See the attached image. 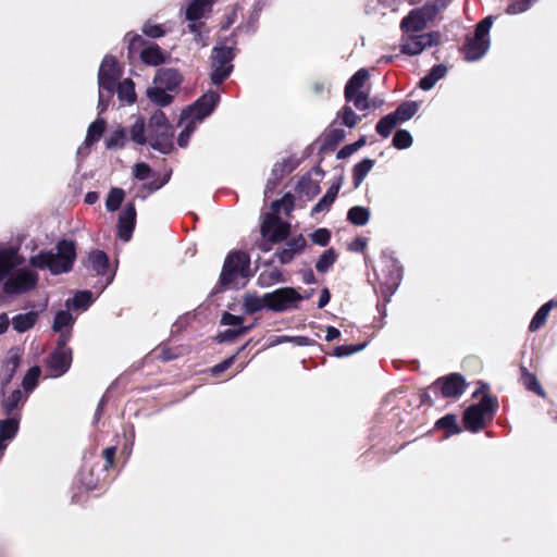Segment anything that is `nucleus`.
<instances>
[{
    "label": "nucleus",
    "mask_w": 557,
    "mask_h": 557,
    "mask_svg": "<svg viewBox=\"0 0 557 557\" xmlns=\"http://www.w3.org/2000/svg\"><path fill=\"white\" fill-rule=\"evenodd\" d=\"M24 258L13 246L0 245V281L4 280L3 290L8 295L27 293L33 289L38 275L29 269H20Z\"/></svg>",
    "instance_id": "f257e3e1"
},
{
    "label": "nucleus",
    "mask_w": 557,
    "mask_h": 557,
    "mask_svg": "<svg viewBox=\"0 0 557 557\" xmlns=\"http://www.w3.org/2000/svg\"><path fill=\"white\" fill-rule=\"evenodd\" d=\"M219 100L220 96L216 92L209 91L183 112L181 123L184 125V128L177 138L180 147L184 148L187 146L188 139L196 126L212 113Z\"/></svg>",
    "instance_id": "f03ea898"
},
{
    "label": "nucleus",
    "mask_w": 557,
    "mask_h": 557,
    "mask_svg": "<svg viewBox=\"0 0 557 557\" xmlns=\"http://www.w3.org/2000/svg\"><path fill=\"white\" fill-rule=\"evenodd\" d=\"M75 245L72 240H61L57 245V252L42 251L30 257L29 262L38 269H48L52 274L69 272L75 260Z\"/></svg>",
    "instance_id": "7ed1b4c3"
},
{
    "label": "nucleus",
    "mask_w": 557,
    "mask_h": 557,
    "mask_svg": "<svg viewBox=\"0 0 557 557\" xmlns=\"http://www.w3.org/2000/svg\"><path fill=\"white\" fill-rule=\"evenodd\" d=\"M281 209H283L285 213H288L293 209V201L289 197H284L281 200L272 202V212L264 215L261 224L262 236L272 244L284 240L289 234V223L282 221L276 215Z\"/></svg>",
    "instance_id": "20e7f679"
},
{
    "label": "nucleus",
    "mask_w": 557,
    "mask_h": 557,
    "mask_svg": "<svg viewBox=\"0 0 557 557\" xmlns=\"http://www.w3.org/2000/svg\"><path fill=\"white\" fill-rule=\"evenodd\" d=\"M122 76V70L117 64V61L112 55H106L100 64L98 72V85H99V103L98 109L103 112L108 102L113 96L117 81Z\"/></svg>",
    "instance_id": "39448f33"
},
{
    "label": "nucleus",
    "mask_w": 557,
    "mask_h": 557,
    "mask_svg": "<svg viewBox=\"0 0 557 557\" xmlns=\"http://www.w3.org/2000/svg\"><path fill=\"white\" fill-rule=\"evenodd\" d=\"M249 273V258L243 252H232L225 259L221 273V284L227 288H240L246 285Z\"/></svg>",
    "instance_id": "423d86ee"
},
{
    "label": "nucleus",
    "mask_w": 557,
    "mask_h": 557,
    "mask_svg": "<svg viewBox=\"0 0 557 557\" xmlns=\"http://www.w3.org/2000/svg\"><path fill=\"white\" fill-rule=\"evenodd\" d=\"M450 0H432L422 8L413 9L400 23L404 34L422 32L435 16L444 10Z\"/></svg>",
    "instance_id": "0eeeda50"
},
{
    "label": "nucleus",
    "mask_w": 557,
    "mask_h": 557,
    "mask_svg": "<svg viewBox=\"0 0 557 557\" xmlns=\"http://www.w3.org/2000/svg\"><path fill=\"white\" fill-rule=\"evenodd\" d=\"M148 133V143L150 146L161 151L162 153L170 152L172 148L171 143V129L168 123L166 116L162 111H156L148 124L147 128Z\"/></svg>",
    "instance_id": "6e6552de"
},
{
    "label": "nucleus",
    "mask_w": 557,
    "mask_h": 557,
    "mask_svg": "<svg viewBox=\"0 0 557 557\" xmlns=\"http://www.w3.org/2000/svg\"><path fill=\"white\" fill-rule=\"evenodd\" d=\"M492 24L493 17L487 16L476 25L474 36L465 46V58L467 61H476L486 53L490 48L488 34Z\"/></svg>",
    "instance_id": "1a4fd4ad"
},
{
    "label": "nucleus",
    "mask_w": 557,
    "mask_h": 557,
    "mask_svg": "<svg viewBox=\"0 0 557 557\" xmlns=\"http://www.w3.org/2000/svg\"><path fill=\"white\" fill-rule=\"evenodd\" d=\"M495 408V401L488 396H484L479 404L470 406L463 414L466 429L472 432L482 430L486 421L492 419Z\"/></svg>",
    "instance_id": "9d476101"
},
{
    "label": "nucleus",
    "mask_w": 557,
    "mask_h": 557,
    "mask_svg": "<svg viewBox=\"0 0 557 557\" xmlns=\"http://www.w3.org/2000/svg\"><path fill=\"white\" fill-rule=\"evenodd\" d=\"M210 59L211 81L213 84L219 85L230 76L233 70V49L230 47H214Z\"/></svg>",
    "instance_id": "9b49d317"
},
{
    "label": "nucleus",
    "mask_w": 557,
    "mask_h": 557,
    "mask_svg": "<svg viewBox=\"0 0 557 557\" xmlns=\"http://www.w3.org/2000/svg\"><path fill=\"white\" fill-rule=\"evenodd\" d=\"M440 42V34L435 32L424 34H404L400 42V50L408 55L420 54L429 47Z\"/></svg>",
    "instance_id": "f8f14e48"
},
{
    "label": "nucleus",
    "mask_w": 557,
    "mask_h": 557,
    "mask_svg": "<svg viewBox=\"0 0 557 557\" xmlns=\"http://www.w3.org/2000/svg\"><path fill=\"white\" fill-rule=\"evenodd\" d=\"M67 337L62 334L58 342V347L48 361L50 375L59 377L63 375L70 368L72 362V351L66 346Z\"/></svg>",
    "instance_id": "ddd939ff"
},
{
    "label": "nucleus",
    "mask_w": 557,
    "mask_h": 557,
    "mask_svg": "<svg viewBox=\"0 0 557 557\" xmlns=\"http://www.w3.org/2000/svg\"><path fill=\"white\" fill-rule=\"evenodd\" d=\"M268 308L274 311L292 309L301 300V296L292 287L278 288L267 293Z\"/></svg>",
    "instance_id": "4468645a"
},
{
    "label": "nucleus",
    "mask_w": 557,
    "mask_h": 557,
    "mask_svg": "<svg viewBox=\"0 0 557 557\" xmlns=\"http://www.w3.org/2000/svg\"><path fill=\"white\" fill-rule=\"evenodd\" d=\"M21 422V412L12 413L0 420V459L2 458L9 443L17 434Z\"/></svg>",
    "instance_id": "2eb2a0df"
},
{
    "label": "nucleus",
    "mask_w": 557,
    "mask_h": 557,
    "mask_svg": "<svg viewBox=\"0 0 557 557\" xmlns=\"http://www.w3.org/2000/svg\"><path fill=\"white\" fill-rule=\"evenodd\" d=\"M434 388H440L444 397H459L466 388L465 379L457 373L438 379L434 383Z\"/></svg>",
    "instance_id": "dca6fc26"
},
{
    "label": "nucleus",
    "mask_w": 557,
    "mask_h": 557,
    "mask_svg": "<svg viewBox=\"0 0 557 557\" xmlns=\"http://www.w3.org/2000/svg\"><path fill=\"white\" fill-rule=\"evenodd\" d=\"M307 242L302 235H297L289 238L283 247H280L275 256L283 264L289 263L295 256L302 252L306 248Z\"/></svg>",
    "instance_id": "f3484780"
},
{
    "label": "nucleus",
    "mask_w": 557,
    "mask_h": 557,
    "mask_svg": "<svg viewBox=\"0 0 557 557\" xmlns=\"http://www.w3.org/2000/svg\"><path fill=\"white\" fill-rule=\"evenodd\" d=\"M136 221V210L134 205H127L119 216L117 224V236L124 240L128 242L132 237V233L135 227Z\"/></svg>",
    "instance_id": "a211bd4d"
},
{
    "label": "nucleus",
    "mask_w": 557,
    "mask_h": 557,
    "mask_svg": "<svg viewBox=\"0 0 557 557\" xmlns=\"http://www.w3.org/2000/svg\"><path fill=\"white\" fill-rule=\"evenodd\" d=\"M182 83V75L175 69H160L153 79V84L172 91Z\"/></svg>",
    "instance_id": "6ab92c4d"
},
{
    "label": "nucleus",
    "mask_w": 557,
    "mask_h": 557,
    "mask_svg": "<svg viewBox=\"0 0 557 557\" xmlns=\"http://www.w3.org/2000/svg\"><path fill=\"white\" fill-rule=\"evenodd\" d=\"M20 351L17 349L9 350L0 372V380L3 385H7L12 380L16 369L20 367Z\"/></svg>",
    "instance_id": "aec40b11"
},
{
    "label": "nucleus",
    "mask_w": 557,
    "mask_h": 557,
    "mask_svg": "<svg viewBox=\"0 0 557 557\" xmlns=\"http://www.w3.org/2000/svg\"><path fill=\"white\" fill-rule=\"evenodd\" d=\"M168 57V53L162 51V49L156 44L149 45L140 52L141 61L151 66H158L164 63Z\"/></svg>",
    "instance_id": "412c9836"
},
{
    "label": "nucleus",
    "mask_w": 557,
    "mask_h": 557,
    "mask_svg": "<svg viewBox=\"0 0 557 557\" xmlns=\"http://www.w3.org/2000/svg\"><path fill=\"white\" fill-rule=\"evenodd\" d=\"M28 394H23L20 389H14L2 401V407L7 416L20 412V407L26 401Z\"/></svg>",
    "instance_id": "4be33fe9"
},
{
    "label": "nucleus",
    "mask_w": 557,
    "mask_h": 557,
    "mask_svg": "<svg viewBox=\"0 0 557 557\" xmlns=\"http://www.w3.org/2000/svg\"><path fill=\"white\" fill-rule=\"evenodd\" d=\"M369 77V73L364 69H360L357 71L352 77L348 81L345 87V98H351V95H356L358 92H364L362 87L364 86L367 79Z\"/></svg>",
    "instance_id": "5701e85b"
},
{
    "label": "nucleus",
    "mask_w": 557,
    "mask_h": 557,
    "mask_svg": "<svg viewBox=\"0 0 557 557\" xmlns=\"http://www.w3.org/2000/svg\"><path fill=\"white\" fill-rule=\"evenodd\" d=\"M215 0H194L186 10V17L190 21L200 20L211 10Z\"/></svg>",
    "instance_id": "b1692460"
},
{
    "label": "nucleus",
    "mask_w": 557,
    "mask_h": 557,
    "mask_svg": "<svg viewBox=\"0 0 557 557\" xmlns=\"http://www.w3.org/2000/svg\"><path fill=\"white\" fill-rule=\"evenodd\" d=\"M38 319V314L35 311H29L26 313H21L12 318V326L18 332L23 333L32 329Z\"/></svg>",
    "instance_id": "393cba45"
},
{
    "label": "nucleus",
    "mask_w": 557,
    "mask_h": 557,
    "mask_svg": "<svg viewBox=\"0 0 557 557\" xmlns=\"http://www.w3.org/2000/svg\"><path fill=\"white\" fill-rule=\"evenodd\" d=\"M447 73V69L444 65H434L428 75L421 78L419 85L423 90H430L440 79H442Z\"/></svg>",
    "instance_id": "a878e982"
},
{
    "label": "nucleus",
    "mask_w": 557,
    "mask_h": 557,
    "mask_svg": "<svg viewBox=\"0 0 557 557\" xmlns=\"http://www.w3.org/2000/svg\"><path fill=\"white\" fill-rule=\"evenodd\" d=\"M74 322L72 314L69 311H60L55 314L53 321V331L60 333V336L64 334L67 338L70 337V329Z\"/></svg>",
    "instance_id": "bb28decb"
},
{
    "label": "nucleus",
    "mask_w": 557,
    "mask_h": 557,
    "mask_svg": "<svg viewBox=\"0 0 557 557\" xmlns=\"http://www.w3.org/2000/svg\"><path fill=\"white\" fill-rule=\"evenodd\" d=\"M169 90L161 87L158 84H153L152 87L147 89V97L158 106H168L172 102V96L168 92Z\"/></svg>",
    "instance_id": "cd10ccee"
},
{
    "label": "nucleus",
    "mask_w": 557,
    "mask_h": 557,
    "mask_svg": "<svg viewBox=\"0 0 557 557\" xmlns=\"http://www.w3.org/2000/svg\"><path fill=\"white\" fill-rule=\"evenodd\" d=\"M90 268L98 274L104 275L108 270L109 259L108 256L100 250L92 251L88 257Z\"/></svg>",
    "instance_id": "c85d7f7f"
},
{
    "label": "nucleus",
    "mask_w": 557,
    "mask_h": 557,
    "mask_svg": "<svg viewBox=\"0 0 557 557\" xmlns=\"http://www.w3.org/2000/svg\"><path fill=\"white\" fill-rule=\"evenodd\" d=\"M244 308L246 312L255 313L260 311L263 308H268V299L267 294L262 297L257 296L256 294H247L244 296Z\"/></svg>",
    "instance_id": "c756f323"
},
{
    "label": "nucleus",
    "mask_w": 557,
    "mask_h": 557,
    "mask_svg": "<svg viewBox=\"0 0 557 557\" xmlns=\"http://www.w3.org/2000/svg\"><path fill=\"white\" fill-rule=\"evenodd\" d=\"M370 219V211L368 208L355 206L348 210L347 220L358 226L366 225Z\"/></svg>",
    "instance_id": "7c9ffc66"
},
{
    "label": "nucleus",
    "mask_w": 557,
    "mask_h": 557,
    "mask_svg": "<svg viewBox=\"0 0 557 557\" xmlns=\"http://www.w3.org/2000/svg\"><path fill=\"white\" fill-rule=\"evenodd\" d=\"M104 127L106 121L103 119H97L95 122H92L88 127L84 145L89 147L94 143L98 141L104 131Z\"/></svg>",
    "instance_id": "2f4dec72"
},
{
    "label": "nucleus",
    "mask_w": 557,
    "mask_h": 557,
    "mask_svg": "<svg viewBox=\"0 0 557 557\" xmlns=\"http://www.w3.org/2000/svg\"><path fill=\"white\" fill-rule=\"evenodd\" d=\"M117 97L121 101L133 103L136 99L135 87L132 79L126 78L117 85Z\"/></svg>",
    "instance_id": "473e14b6"
},
{
    "label": "nucleus",
    "mask_w": 557,
    "mask_h": 557,
    "mask_svg": "<svg viewBox=\"0 0 557 557\" xmlns=\"http://www.w3.org/2000/svg\"><path fill=\"white\" fill-rule=\"evenodd\" d=\"M338 190V185H332L326 194L322 197V199L313 207L312 213H319L329 210L331 205L334 202Z\"/></svg>",
    "instance_id": "72a5a7b5"
},
{
    "label": "nucleus",
    "mask_w": 557,
    "mask_h": 557,
    "mask_svg": "<svg viewBox=\"0 0 557 557\" xmlns=\"http://www.w3.org/2000/svg\"><path fill=\"white\" fill-rule=\"evenodd\" d=\"M374 161L371 159H364L354 168V184L355 187H359L364 177L368 175V173L373 168Z\"/></svg>",
    "instance_id": "f704fd0d"
},
{
    "label": "nucleus",
    "mask_w": 557,
    "mask_h": 557,
    "mask_svg": "<svg viewBox=\"0 0 557 557\" xmlns=\"http://www.w3.org/2000/svg\"><path fill=\"white\" fill-rule=\"evenodd\" d=\"M418 111V104L417 102L409 101L401 103L395 112H393V115L396 116V120L398 123L406 122L409 119H411Z\"/></svg>",
    "instance_id": "c9c22d12"
},
{
    "label": "nucleus",
    "mask_w": 557,
    "mask_h": 557,
    "mask_svg": "<svg viewBox=\"0 0 557 557\" xmlns=\"http://www.w3.org/2000/svg\"><path fill=\"white\" fill-rule=\"evenodd\" d=\"M391 268L392 269L388 276L384 277L382 283L386 287L387 292L392 295L400 282L401 273L400 269L394 261L391 262Z\"/></svg>",
    "instance_id": "e433bc0d"
},
{
    "label": "nucleus",
    "mask_w": 557,
    "mask_h": 557,
    "mask_svg": "<svg viewBox=\"0 0 557 557\" xmlns=\"http://www.w3.org/2000/svg\"><path fill=\"white\" fill-rule=\"evenodd\" d=\"M337 253L333 248L325 250L315 263L317 271L324 273L326 272L336 261Z\"/></svg>",
    "instance_id": "4c0bfd02"
},
{
    "label": "nucleus",
    "mask_w": 557,
    "mask_h": 557,
    "mask_svg": "<svg viewBox=\"0 0 557 557\" xmlns=\"http://www.w3.org/2000/svg\"><path fill=\"white\" fill-rule=\"evenodd\" d=\"M552 310V304H544L535 313L530 323V331H537L545 322Z\"/></svg>",
    "instance_id": "58836bf2"
},
{
    "label": "nucleus",
    "mask_w": 557,
    "mask_h": 557,
    "mask_svg": "<svg viewBox=\"0 0 557 557\" xmlns=\"http://www.w3.org/2000/svg\"><path fill=\"white\" fill-rule=\"evenodd\" d=\"M398 124L396 116L393 113L385 115L382 117L376 124V132L383 136L388 137L394 127Z\"/></svg>",
    "instance_id": "ea45409f"
},
{
    "label": "nucleus",
    "mask_w": 557,
    "mask_h": 557,
    "mask_svg": "<svg viewBox=\"0 0 557 557\" xmlns=\"http://www.w3.org/2000/svg\"><path fill=\"white\" fill-rule=\"evenodd\" d=\"M41 374V370L38 366L32 367L23 379V387L26 394H29L38 383V379Z\"/></svg>",
    "instance_id": "a19ab883"
},
{
    "label": "nucleus",
    "mask_w": 557,
    "mask_h": 557,
    "mask_svg": "<svg viewBox=\"0 0 557 557\" xmlns=\"http://www.w3.org/2000/svg\"><path fill=\"white\" fill-rule=\"evenodd\" d=\"M124 191L121 188H112L107 197L106 207L109 211H116L124 200Z\"/></svg>",
    "instance_id": "79ce46f5"
},
{
    "label": "nucleus",
    "mask_w": 557,
    "mask_h": 557,
    "mask_svg": "<svg viewBox=\"0 0 557 557\" xmlns=\"http://www.w3.org/2000/svg\"><path fill=\"white\" fill-rule=\"evenodd\" d=\"M522 384L530 391L535 392L540 396H544L545 393L541 387L537 379L532 373L528 372L524 368L522 369Z\"/></svg>",
    "instance_id": "37998d69"
},
{
    "label": "nucleus",
    "mask_w": 557,
    "mask_h": 557,
    "mask_svg": "<svg viewBox=\"0 0 557 557\" xmlns=\"http://www.w3.org/2000/svg\"><path fill=\"white\" fill-rule=\"evenodd\" d=\"M131 137L136 144L144 145L148 141V135H145L144 120L138 119L131 128Z\"/></svg>",
    "instance_id": "c03bdc74"
},
{
    "label": "nucleus",
    "mask_w": 557,
    "mask_h": 557,
    "mask_svg": "<svg viewBox=\"0 0 557 557\" xmlns=\"http://www.w3.org/2000/svg\"><path fill=\"white\" fill-rule=\"evenodd\" d=\"M393 145L397 149H406L412 145V137L409 132L399 129L395 133L393 138Z\"/></svg>",
    "instance_id": "a18cd8bd"
},
{
    "label": "nucleus",
    "mask_w": 557,
    "mask_h": 557,
    "mask_svg": "<svg viewBox=\"0 0 557 557\" xmlns=\"http://www.w3.org/2000/svg\"><path fill=\"white\" fill-rule=\"evenodd\" d=\"M337 116L342 119V123L347 127H354L360 121V117L348 106H345Z\"/></svg>",
    "instance_id": "49530a36"
},
{
    "label": "nucleus",
    "mask_w": 557,
    "mask_h": 557,
    "mask_svg": "<svg viewBox=\"0 0 557 557\" xmlns=\"http://www.w3.org/2000/svg\"><path fill=\"white\" fill-rule=\"evenodd\" d=\"M281 272L276 269H271L269 271H263L260 273L258 277V282L261 286H268L272 283H276L281 281Z\"/></svg>",
    "instance_id": "de8ad7c7"
},
{
    "label": "nucleus",
    "mask_w": 557,
    "mask_h": 557,
    "mask_svg": "<svg viewBox=\"0 0 557 557\" xmlns=\"http://www.w3.org/2000/svg\"><path fill=\"white\" fill-rule=\"evenodd\" d=\"M92 302V295L90 292H79L72 299V305L75 309H86Z\"/></svg>",
    "instance_id": "09e8293b"
},
{
    "label": "nucleus",
    "mask_w": 557,
    "mask_h": 557,
    "mask_svg": "<svg viewBox=\"0 0 557 557\" xmlns=\"http://www.w3.org/2000/svg\"><path fill=\"white\" fill-rule=\"evenodd\" d=\"M366 347V344L361 345H342L334 348L333 355L335 357L342 358L355 352L362 350Z\"/></svg>",
    "instance_id": "8fccbe9b"
},
{
    "label": "nucleus",
    "mask_w": 557,
    "mask_h": 557,
    "mask_svg": "<svg viewBox=\"0 0 557 557\" xmlns=\"http://www.w3.org/2000/svg\"><path fill=\"white\" fill-rule=\"evenodd\" d=\"M535 0H513L511 4L507 8L508 14H519L525 12L531 8Z\"/></svg>",
    "instance_id": "3c124183"
},
{
    "label": "nucleus",
    "mask_w": 557,
    "mask_h": 557,
    "mask_svg": "<svg viewBox=\"0 0 557 557\" xmlns=\"http://www.w3.org/2000/svg\"><path fill=\"white\" fill-rule=\"evenodd\" d=\"M436 426L440 429H449L450 433H458L459 428L457 425V419L454 414H447L436 422Z\"/></svg>",
    "instance_id": "603ef678"
},
{
    "label": "nucleus",
    "mask_w": 557,
    "mask_h": 557,
    "mask_svg": "<svg viewBox=\"0 0 557 557\" xmlns=\"http://www.w3.org/2000/svg\"><path fill=\"white\" fill-rule=\"evenodd\" d=\"M125 132L124 129L115 131L106 141V146L109 149L121 148L124 146Z\"/></svg>",
    "instance_id": "864d4df0"
},
{
    "label": "nucleus",
    "mask_w": 557,
    "mask_h": 557,
    "mask_svg": "<svg viewBox=\"0 0 557 557\" xmlns=\"http://www.w3.org/2000/svg\"><path fill=\"white\" fill-rule=\"evenodd\" d=\"M143 33L151 38H160L165 34L161 25L153 24L151 22H146L143 25Z\"/></svg>",
    "instance_id": "5fc2aeb1"
},
{
    "label": "nucleus",
    "mask_w": 557,
    "mask_h": 557,
    "mask_svg": "<svg viewBox=\"0 0 557 557\" xmlns=\"http://www.w3.org/2000/svg\"><path fill=\"white\" fill-rule=\"evenodd\" d=\"M310 237L314 244L324 247L331 239V233L326 228H318Z\"/></svg>",
    "instance_id": "6e6d98bb"
},
{
    "label": "nucleus",
    "mask_w": 557,
    "mask_h": 557,
    "mask_svg": "<svg viewBox=\"0 0 557 557\" xmlns=\"http://www.w3.org/2000/svg\"><path fill=\"white\" fill-rule=\"evenodd\" d=\"M346 100L352 102L356 109L360 111L367 110L369 108L367 92H358L356 95H351V98H346Z\"/></svg>",
    "instance_id": "4d7b16f0"
},
{
    "label": "nucleus",
    "mask_w": 557,
    "mask_h": 557,
    "mask_svg": "<svg viewBox=\"0 0 557 557\" xmlns=\"http://www.w3.org/2000/svg\"><path fill=\"white\" fill-rule=\"evenodd\" d=\"M134 175L137 180H147L150 175V168L146 163H137L134 168Z\"/></svg>",
    "instance_id": "13d9d810"
},
{
    "label": "nucleus",
    "mask_w": 557,
    "mask_h": 557,
    "mask_svg": "<svg viewBox=\"0 0 557 557\" xmlns=\"http://www.w3.org/2000/svg\"><path fill=\"white\" fill-rule=\"evenodd\" d=\"M248 330H249V327H242L240 330H237V331L226 330L224 333L219 335V341L220 342L232 341L236 336L246 333Z\"/></svg>",
    "instance_id": "bf43d9fd"
},
{
    "label": "nucleus",
    "mask_w": 557,
    "mask_h": 557,
    "mask_svg": "<svg viewBox=\"0 0 557 557\" xmlns=\"http://www.w3.org/2000/svg\"><path fill=\"white\" fill-rule=\"evenodd\" d=\"M221 322L224 325H240L243 323V318L225 312Z\"/></svg>",
    "instance_id": "052dcab7"
},
{
    "label": "nucleus",
    "mask_w": 557,
    "mask_h": 557,
    "mask_svg": "<svg viewBox=\"0 0 557 557\" xmlns=\"http://www.w3.org/2000/svg\"><path fill=\"white\" fill-rule=\"evenodd\" d=\"M290 342L297 346H310L313 345L314 342L306 336H295L290 338Z\"/></svg>",
    "instance_id": "680f3d73"
},
{
    "label": "nucleus",
    "mask_w": 557,
    "mask_h": 557,
    "mask_svg": "<svg viewBox=\"0 0 557 557\" xmlns=\"http://www.w3.org/2000/svg\"><path fill=\"white\" fill-rule=\"evenodd\" d=\"M234 360H235V356L230 357L228 359L224 360L220 364H216L213 368V372L219 373V372L226 370L228 367H231V364H233Z\"/></svg>",
    "instance_id": "e2e57ef3"
},
{
    "label": "nucleus",
    "mask_w": 557,
    "mask_h": 557,
    "mask_svg": "<svg viewBox=\"0 0 557 557\" xmlns=\"http://www.w3.org/2000/svg\"><path fill=\"white\" fill-rule=\"evenodd\" d=\"M115 455V448L114 447H108L103 450V457L107 460V467H111L113 463V458Z\"/></svg>",
    "instance_id": "0e129e2a"
},
{
    "label": "nucleus",
    "mask_w": 557,
    "mask_h": 557,
    "mask_svg": "<svg viewBox=\"0 0 557 557\" xmlns=\"http://www.w3.org/2000/svg\"><path fill=\"white\" fill-rule=\"evenodd\" d=\"M339 336H341V332H339L336 327H334V326H329V327L326 329L325 339H326L327 342H331V341H333V339H336V338H338Z\"/></svg>",
    "instance_id": "69168bd1"
},
{
    "label": "nucleus",
    "mask_w": 557,
    "mask_h": 557,
    "mask_svg": "<svg viewBox=\"0 0 557 557\" xmlns=\"http://www.w3.org/2000/svg\"><path fill=\"white\" fill-rule=\"evenodd\" d=\"M143 44V38L139 35H133L128 39V48L129 50H135L137 47H139Z\"/></svg>",
    "instance_id": "338daca9"
},
{
    "label": "nucleus",
    "mask_w": 557,
    "mask_h": 557,
    "mask_svg": "<svg viewBox=\"0 0 557 557\" xmlns=\"http://www.w3.org/2000/svg\"><path fill=\"white\" fill-rule=\"evenodd\" d=\"M330 301V293L326 288H324L320 295L318 307L323 308Z\"/></svg>",
    "instance_id": "774afa93"
}]
</instances>
